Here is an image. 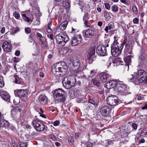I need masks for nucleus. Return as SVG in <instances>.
I'll list each match as a JSON object with an SVG mask.
<instances>
[{"label": "nucleus", "mask_w": 147, "mask_h": 147, "mask_svg": "<svg viewBox=\"0 0 147 147\" xmlns=\"http://www.w3.org/2000/svg\"><path fill=\"white\" fill-rule=\"evenodd\" d=\"M105 87L108 89L111 88V85L110 84V81L105 84Z\"/></svg>", "instance_id": "c03bdc74"}, {"label": "nucleus", "mask_w": 147, "mask_h": 147, "mask_svg": "<svg viewBox=\"0 0 147 147\" xmlns=\"http://www.w3.org/2000/svg\"><path fill=\"white\" fill-rule=\"evenodd\" d=\"M79 135L80 134L78 133H75V138L76 139H78V138L79 137Z\"/></svg>", "instance_id": "338daca9"}, {"label": "nucleus", "mask_w": 147, "mask_h": 147, "mask_svg": "<svg viewBox=\"0 0 147 147\" xmlns=\"http://www.w3.org/2000/svg\"><path fill=\"white\" fill-rule=\"evenodd\" d=\"M88 102L87 104L86 105L87 109L90 108V104H91L94 107L97 106L98 105V103L92 99H89L88 100Z\"/></svg>", "instance_id": "4be33fe9"}, {"label": "nucleus", "mask_w": 147, "mask_h": 147, "mask_svg": "<svg viewBox=\"0 0 147 147\" xmlns=\"http://www.w3.org/2000/svg\"><path fill=\"white\" fill-rule=\"evenodd\" d=\"M57 42L61 46H64L69 40V38L65 33H61L55 36Z\"/></svg>", "instance_id": "39448f33"}, {"label": "nucleus", "mask_w": 147, "mask_h": 147, "mask_svg": "<svg viewBox=\"0 0 147 147\" xmlns=\"http://www.w3.org/2000/svg\"><path fill=\"white\" fill-rule=\"evenodd\" d=\"M63 5L66 8L70 7V5L69 0H63Z\"/></svg>", "instance_id": "c756f323"}, {"label": "nucleus", "mask_w": 147, "mask_h": 147, "mask_svg": "<svg viewBox=\"0 0 147 147\" xmlns=\"http://www.w3.org/2000/svg\"><path fill=\"white\" fill-rule=\"evenodd\" d=\"M112 10L114 12H117L119 10L118 7L116 5H113L111 7Z\"/></svg>", "instance_id": "37998d69"}, {"label": "nucleus", "mask_w": 147, "mask_h": 147, "mask_svg": "<svg viewBox=\"0 0 147 147\" xmlns=\"http://www.w3.org/2000/svg\"><path fill=\"white\" fill-rule=\"evenodd\" d=\"M25 33L27 34L30 33L31 32V30L30 28L29 27L25 28Z\"/></svg>", "instance_id": "49530a36"}, {"label": "nucleus", "mask_w": 147, "mask_h": 147, "mask_svg": "<svg viewBox=\"0 0 147 147\" xmlns=\"http://www.w3.org/2000/svg\"><path fill=\"white\" fill-rule=\"evenodd\" d=\"M132 9L133 12L136 15H137L138 14V9L136 6L135 5H133L132 6Z\"/></svg>", "instance_id": "a19ab883"}, {"label": "nucleus", "mask_w": 147, "mask_h": 147, "mask_svg": "<svg viewBox=\"0 0 147 147\" xmlns=\"http://www.w3.org/2000/svg\"><path fill=\"white\" fill-rule=\"evenodd\" d=\"M0 125L2 127H8L9 129H11L12 130L14 129V128H11V126H9L10 124L7 121L3 119H0Z\"/></svg>", "instance_id": "aec40b11"}, {"label": "nucleus", "mask_w": 147, "mask_h": 147, "mask_svg": "<svg viewBox=\"0 0 147 147\" xmlns=\"http://www.w3.org/2000/svg\"><path fill=\"white\" fill-rule=\"evenodd\" d=\"M4 85V83L3 81V77L1 75H0V87H3Z\"/></svg>", "instance_id": "79ce46f5"}, {"label": "nucleus", "mask_w": 147, "mask_h": 147, "mask_svg": "<svg viewBox=\"0 0 147 147\" xmlns=\"http://www.w3.org/2000/svg\"><path fill=\"white\" fill-rule=\"evenodd\" d=\"M115 90L118 94L125 93L127 91L126 86L123 82H118Z\"/></svg>", "instance_id": "423d86ee"}, {"label": "nucleus", "mask_w": 147, "mask_h": 147, "mask_svg": "<svg viewBox=\"0 0 147 147\" xmlns=\"http://www.w3.org/2000/svg\"><path fill=\"white\" fill-rule=\"evenodd\" d=\"M0 95L3 99L9 101V100L10 96L8 93L6 91L3 90L0 91Z\"/></svg>", "instance_id": "a211bd4d"}, {"label": "nucleus", "mask_w": 147, "mask_h": 147, "mask_svg": "<svg viewBox=\"0 0 147 147\" xmlns=\"http://www.w3.org/2000/svg\"><path fill=\"white\" fill-rule=\"evenodd\" d=\"M55 100L58 101L64 102L66 98L65 92L61 88L55 90L53 91Z\"/></svg>", "instance_id": "f03ea898"}, {"label": "nucleus", "mask_w": 147, "mask_h": 147, "mask_svg": "<svg viewBox=\"0 0 147 147\" xmlns=\"http://www.w3.org/2000/svg\"><path fill=\"white\" fill-rule=\"evenodd\" d=\"M89 18V17L88 13H85L83 18V20L84 21L85 25L87 27H89L90 26L89 25L87 24V23Z\"/></svg>", "instance_id": "bb28decb"}, {"label": "nucleus", "mask_w": 147, "mask_h": 147, "mask_svg": "<svg viewBox=\"0 0 147 147\" xmlns=\"http://www.w3.org/2000/svg\"><path fill=\"white\" fill-rule=\"evenodd\" d=\"M81 41L82 36L80 34L75 35L72 38L71 44L73 46H76L80 44Z\"/></svg>", "instance_id": "f8f14e48"}, {"label": "nucleus", "mask_w": 147, "mask_h": 147, "mask_svg": "<svg viewBox=\"0 0 147 147\" xmlns=\"http://www.w3.org/2000/svg\"><path fill=\"white\" fill-rule=\"evenodd\" d=\"M96 52L99 55L104 56L107 53L106 48L104 45H99L96 47Z\"/></svg>", "instance_id": "9b49d317"}, {"label": "nucleus", "mask_w": 147, "mask_h": 147, "mask_svg": "<svg viewBox=\"0 0 147 147\" xmlns=\"http://www.w3.org/2000/svg\"><path fill=\"white\" fill-rule=\"evenodd\" d=\"M102 22L99 21L98 22L97 24L99 26L101 27L102 26Z\"/></svg>", "instance_id": "774afa93"}, {"label": "nucleus", "mask_w": 147, "mask_h": 147, "mask_svg": "<svg viewBox=\"0 0 147 147\" xmlns=\"http://www.w3.org/2000/svg\"><path fill=\"white\" fill-rule=\"evenodd\" d=\"M110 110L111 109L109 107L105 106L101 108L100 112L102 116L107 117L110 113Z\"/></svg>", "instance_id": "ddd939ff"}, {"label": "nucleus", "mask_w": 147, "mask_h": 147, "mask_svg": "<svg viewBox=\"0 0 147 147\" xmlns=\"http://www.w3.org/2000/svg\"><path fill=\"white\" fill-rule=\"evenodd\" d=\"M74 139L73 136H70L68 138L69 143H72L74 142Z\"/></svg>", "instance_id": "a18cd8bd"}, {"label": "nucleus", "mask_w": 147, "mask_h": 147, "mask_svg": "<svg viewBox=\"0 0 147 147\" xmlns=\"http://www.w3.org/2000/svg\"><path fill=\"white\" fill-rule=\"evenodd\" d=\"M5 28L4 27H3L1 29V32L2 34H3L5 32Z\"/></svg>", "instance_id": "0e129e2a"}, {"label": "nucleus", "mask_w": 147, "mask_h": 147, "mask_svg": "<svg viewBox=\"0 0 147 147\" xmlns=\"http://www.w3.org/2000/svg\"><path fill=\"white\" fill-rule=\"evenodd\" d=\"M34 35L32 33H31L29 35L28 38V42L30 43L33 42V45L34 44Z\"/></svg>", "instance_id": "f704fd0d"}, {"label": "nucleus", "mask_w": 147, "mask_h": 147, "mask_svg": "<svg viewBox=\"0 0 147 147\" xmlns=\"http://www.w3.org/2000/svg\"><path fill=\"white\" fill-rule=\"evenodd\" d=\"M58 63L60 64V65H61V67L63 68L61 69H63V70L62 71V75H65L67 72V64L65 62L62 61L60 63Z\"/></svg>", "instance_id": "b1692460"}, {"label": "nucleus", "mask_w": 147, "mask_h": 147, "mask_svg": "<svg viewBox=\"0 0 147 147\" xmlns=\"http://www.w3.org/2000/svg\"><path fill=\"white\" fill-rule=\"evenodd\" d=\"M117 37H114V40L111 47V53L115 57L119 56L121 53L122 49L123 47V44H119L117 40Z\"/></svg>", "instance_id": "f257e3e1"}, {"label": "nucleus", "mask_w": 147, "mask_h": 147, "mask_svg": "<svg viewBox=\"0 0 147 147\" xmlns=\"http://www.w3.org/2000/svg\"><path fill=\"white\" fill-rule=\"evenodd\" d=\"M36 35L38 37L40 38L43 37V36H42V35L40 33L38 32L36 33Z\"/></svg>", "instance_id": "e2e57ef3"}, {"label": "nucleus", "mask_w": 147, "mask_h": 147, "mask_svg": "<svg viewBox=\"0 0 147 147\" xmlns=\"http://www.w3.org/2000/svg\"><path fill=\"white\" fill-rule=\"evenodd\" d=\"M22 16L23 19L26 21L29 22L30 21H32V20H30V19L28 17L26 16L25 14H22Z\"/></svg>", "instance_id": "ea45409f"}, {"label": "nucleus", "mask_w": 147, "mask_h": 147, "mask_svg": "<svg viewBox=\"0 0 147 147\" xmlns=\"http://www.w3.org/2000/svg\"><path fill=\"white\" fill-rule=\"evenodd\" d=\"M2 47L4 51L7 52L11 51L12 47L11 44L7 41L4 42Z\"/></svg>", "instance_id": "4468645a"}, {"label": "nucleus", "mask_w": 147, "mask_h": 147, "mask_svg": "<svg viewBox=\"0 0 147 147\" xmlns=\"http://www.w3.org/2000/svg\"><path fill=\"white\" fill-rule=\"evenodd\" d=\"M61 65L59 63H56L54 65V66L53 67L52 71L53 73L56 76H60V77H62L64 75H62V71L63 69H61L63 68L61 67Z\"/></svg>", "instance_id": "6e6552de"}, {"label": "nucleus", "mask_w": 147, "mask_h": 147, "mask_svg": "<svg viewBox=\"0 0 147 147\" xmlns=\"http://www.w3.org/2000/svg\"><path fill=\"white\" fill-rule=\"evenodd\" d=\"M92 82L93 84L98 87H99L100 86V83L99 80L96 79H93L92 80Z\"/></svg>", "instance_id": "4c0bfd02"}, {"label": "nucleus", "mask_w": 147, "mask_h": 147, "mask_svg": "<svg viewBox=\"0 0 147 147\" xmlns=\"http://www.w3.org/2000/svg\"><path fill=\"white\" fill-rule=\"evenodd\" d=\"M60 122L58 120L55 121L53 123V125L55 126H57L59 124Z\"/></svg>", "instance_id": "5fc2aeb1"}, {"label": "nucleus", "mask_w": 147, "mask_h": 147, "mask_svg": "<svg viewBox=\"0 0 147 147\" xmlns=\"http://www.w3.org/2000/svg\"><path fill=\"white\" fill-rule=\"evenodd\" d=\"M110 82L111 88H114L115 90V88L117 86L118 82L116 81L113 80H111Z\"/></svg>", "instance_id": "72a5a7b5"}, {"label": "nucleus", "mask_w": 147, "mask_h": 147, "mask_svg": "<svg viewBox=\"0 0 147 147\" xmlns=\"http://www.w3.org/2000/svg\"><path fill=\"white\" fill-rule=\"evenodd\" d=\"M32 123L34 127L37 131H42L45 129L44 124L37 119L33 121Z\"/></svg>", "instance_id": "0eeeda50"}, {"label": "nucleus", "mask_w": 147, "mask_h": 147, "mask_svg": "<svg viewBox=\"0 0 147 147\" xmlns=\"http://www.w3.org/2000/svg\"><path fill=\"white\" fill-rule=\"evenodd\" d=\"M38 101L41 104L45 105L48 103V99L46 96L44 95H42L39 97Z\"/></svg>", "instance_id": "6ab92c4d"}, {"label": "nucleus", "mask_w": 147, "mask_h": 147, "mask_svg": "<svg viewBox=\"0 0 147 147\" xmlns=\"http://www.w3.org/2000/svg\"><path fill=\"white\" fill-rule=\"evenodd\" d=\"M20 109L18 107L14 108L11 111V116L14 120H16L20 117Z\"/></svg>", "instance_id": "9d476101"}, {"label": "nucleus", "mask_w": 147, "mask_h": 147, "mask_svg": "<svg viewBox=\"0 0 147 147\" xmlns=\"http://www.w3.org/2000/svg\"><path fill=\"white\" fill-rule=\"evenodd\" d=\"M47 36L48 38L52 40H53L54 39L53 35V34H47Z\"/></svg>", "instance_id": "864d4df0"}, {"label": "nucleus", "mask_w": 147, "mask_h": 147, "mask_svg": "<svg viewBox=\"0 0 147 147\" xmlns=\"http://www.w3.org/2000/svg\"><path fill=\"white\" fill-rule=\"evenodd\" d=\"M75 77L73 76H69L65 77L63 80L62 83L63 86L67 89L69 88L75 84Z\"/></svg>", "instance_id": "7ed1b4c3"}, {"label": "nucleus", "mask_w": 147, "mask_h": 147, "mask_svg": "<svg viewBox=\"0 0 147 147\" xmlns=\"http://www.w3.org/2000/svg\"><path fill=\"white\" fill-rule=\"evenodd\" d=\"M95 34V29L94 28H91L87 30L85 33V36L88 38H91Z\"/></svg>", "instance_id": "2eb2a0df"}, {"label": "nucleus", "mask_w": 147, "mask_h": 147, "mask_svg": "<svg viewBox=\"0 0 147 147\" xmlns=\"http://www.w3.org/2000/svg\"><path fill=\"white\" fill-rule=\"evenodd\" d=\"M95 47L90 48L89 49V53L88 57L92 59L94 57L95 53Z\"/></svg>", "instance_id": "a878e982"}, {"label": "nucleus", "mask_w": 147, "mask_h": 147, "mask_svg": "<svg viewBox=\"0 0 147 147\" xmlns=\"http://www.w3.org/2000/svg\"><path fill=\"white\" fill-rule=\"evenodd\" d=\"M20 54V52L19 50H17L15 53V55L17 56H18Z\"/></svg>", "instance_id": "052dcab7"}, {"label": "nucleus", "mask_w": 147, "mask_h": 147, "mask_svg": "<svg viewBox=\"0 0 147 147\" xmlns=\"http://www.w3.org/2000/svg\"><path fill=\"white\" fill-rule=\"evenodd\" d=\"M76 101L78 103H83L84 102L83 100L80 98H78Z\"/></svg>", "instance_id": "13d9d810"}, {"label": "nucleus", "mask_w": 147, "mask_h": 147, "mask_svg": "<svg viewBox=\"0 0 147 147\" xmlns=\"http://www.w3.org/2000/svg\"><path fill=\"white\" fill-rule=\"evenodd\" d=\"M80 7L82 11L85 12V11L87 10L86 8H87L86 5L83 3H80Z\"/></svg>", "instance_id": "473e14b6"}, {"label": "nucleus", "mask_w": 147, "mask_h": 147, "mask_svg": "<svg viewBox=\"0 0 147 147\" xmlns=\"http://www.w3.org/2000/svg\"><path fill=\"white\" fill-rule=\"evenodd\" d=\"M15 94L17 96L20 97H26L28 94L26 90L22 89L16 90Z\"/></svg>", "instance_id": "dca6fc26"}, {"label": "nucleus", "mask_w": 147, "mask_h": 147, "mask_svg": "<svg viewBox=\"0 0 147 147\" xmlns=\"http://www.w3.org/2000/svg\"><path fill=\"white\" fill-rule=\"evenodd\" d=\"M104 16L107 19H109L110 18V15L107 12H105L104 13Z\"/></svg>", "instance_id": "3c124183"}, {"label": "nucleus", "mask_w": 147, "mask_h": 147, "mask_svg": "<svg viewBox=\"0 0 147 147\" xmlns=\"http://www.w3.org/2000/svg\"><path fill=\"white\" fill-rule=\"evenodd\" d=\"M131 55H128L124 59V60L125 62L127 64L126 65L125 67H127L128 69H129L128 64H129L130 63H131Z\"/></svg>", "instance_id": "c85d7f7f"}, {"label": "nucleus", "mask_w": 147, "mask_h": 147, "mask_svg": "<svg viewBox=\"0 0 147 147\" xmlns=\"http://www.w3.org/2000/svg\"><path fill=\"white\" fill-rule=\"evenodd\" d=\"M13 82L16 84H19L21 83L20 78L17 75H15L13 77Z\"/></svg>", "instance_id": "2f4dec72"}, {"label": "nucleus", "mask_w": 147, "mask_h": 147, "mask_svg": "<svg viewBox=\"0 0 147 147\" xmlns=\"http://www.w3.org/2000/svg\"><path fill=\"white\" fill-rule=\"evenodd\" d=\"M112 26L113 25L111 23H110L108 24V26H107L106 27L104 30L107 33L108 32L109 30H111L112 28Z\"/></svg>", "instance_id": "58836bf2"}, {"label": "nucleus", "mask_w": 147, "mask_h": 147, "mask_svg": "<svg viewBox=\"0 0 147 147\" xmlns=\"http://www.w3.org/2000/svg\"><path fill=\"white\" fill-rule=\"evenodd\" d=\"M20 31L19 29L17 28L15 30H13L11 32V33L12 34H14Z\"/></svg>", "instance_id": "09e8293b"}, {"label": "nucleus", "mask_w": 147, "mask_h": 147, "mask_svg": "<svg viewBox=\"0 0 147 147\" xmlns=\"http://www.w3.org/2000/svg\"><path fill=\"white\" fill-rule=\"evenodd\" d=\"M72 91H69V95L71 96L72 98L74 97H78V95H79L80 93L79 91L78 90H76L75 91L73 92V95H72Z\"/></svg>", "instance_id": "7c9ffc66"}, {"label": "nucleus", "mask_w": 147, "mask_h": 147, "mask_svg": "<svg viewBox=\"0 0 147 147\" xmlns=\"http://www.w3.org/2000/svg\"><path fill=\"white\" fill-rule=\"evenodd\" d=\"M131 127L135 130H136L137 128V125L135 123H132Z\"/></svg>", "instance_id": "603ef678"}, {"label": "nucleus", "mask_w": 147, "mask_h": 147, "mask_svg": "<svg viewBox=\"0 0 147 147\" xmlns=\"http://www.w3.org/2000/svg\"><path fill=\"white\" fill-rule=\"evenodd\" d=\"M107 103L111 106L116 105L119 102L118 97L114 95L109 96L107 98Z\"/></svg>", "instance_id": "1a4fd4ad"}, {"label": "nucleus", "mask_w": 147, "mask_h": 147, "mask_svg": "<svg viewBox=\"0 0 147 147\" xmlns=\"http://www.w3.org/2000/svg\"><path fill=\"white\" fill-rule=\"evenodd\" d=\"M141 134L142 135H146L147 134V130H143Z\"/></svg>", "instance_id": "bf43d9fd"}, {"label": "nucleus", "mask_w": 147, "mask_h": 147, "mask_svg": "<svg viewBox=\"0 0 147 147\" xmlns=\"http://www.w3.org/2000/svg\"><path fill=\"white\" fill-rule=\"evenodd\" d=\"M13 16L16 19H18L20 17V14L16 12H15L13 13Z\"/></svg>", "instance_id": "de8ad7c7"}, {"label": "nucleus", "mask_w": 147, "mask_h": 147, "mask_svg": "<svg viewBox=\"0 0 147 147\" xmlns=\"http://www.w3.org/2000/svg\"><path fill=\"white\" fill-rule=\"evenodd\" d=\"M47 31L49 33H51L52 32V30L51 28L50 27H48L47 28Z\"/></svg>", "instance_id": "680f3d73"}, {"label": "nucleus", "mask_w": 147, "mask_h": 147, "mask_svg": "<svg viewBox=\"0 0 147 147\" xmlns=\"http://www.w3.org/2000/svg\"><path fill=\"white\" fill-rule=\"evenodd\" d=\"M110 76L108 74L106 73H103L102 74L100 77V79L102 82L103 83L107 81L108 78H109Z\"/></svg>", "instance_id": "393cba45"}, {"label": "nucleus", "mask_w": 147, "mask_h": 147, "mask_svg": "<svg viewBox=\"0 0 147 147\" xmlns=\"http://www.w3.org/2000/svg\"><path fill=\"white\" fill-rule=\"evenodd\" d=\"M90 75H89V76H94L95 74V72L93 70H91L90 72Z\"/></svg>", "instance_id": "69168bd1"}, {"label": "nucleus", "mask_w": 147, "mask_h": 147, "mask_svg": "<svg viewBox=\"0 0 147 147\" xmlns=\"http://www.w3.org/2000/svg\"><path fill=\"white\" fill-rule=\"evenodd\" d=\"M139 21V19L137 18H134L133 20V22L134 24H138Z\"/></svg>", "instance_id": "8fccbe9b"}, {"label": "nucleus", "mask_w": 147, "mask_h": 147, "mask_svg": "<svg viewBox=\"0 0 147 147\" xmlns=\"http://www.w3.org/2000/svg\"><path fill=\"white\" fill-rule=\"evenodd\" d=\"M49 138L53 141L55 140L56 139V137L54 135H51L49 136Z\"/></svg>", "instance_id": "6e6d98bb"}, {"label": "nucleus", "mask_w": 147, "mask_h": 147, "mask_svg": "<svg viewBox=\"0 0 147 147\" xmlns=\"http://www.w3.org/2000/svg\"><path fill=\"white\" fill-rule=\"evenodd\" d=\"M42 44L44 47H46L47 46V43L46 41L45 38L43 36L42 38H40Z\"/></svg>", "instance_id": "c9c22d12"}, {"label": "nucleus", "mask_w": 147, "mask_h": 147, "mask_svg": "<svg viewBox=\"0 0 147 147\" xmlns=\"http://www.w3.org/2000/svg\"><path fill=\"white\" fill-rule=\"evenodd\" d=\"M68 24L67 21H65L62 22L59 25V28L63 30L65 29Z\"/></svg>", "instance_id": "cd10ccee"}, {"label": "nucleus", "mask_w": 147, "mask_h": 147, "mask_svg": "<svg viewBox=\"0 0 147 147\" xmlns=\"http://www.w3.org/2000/svg\"><path fill=\"white\" fill-rule=\"evenodd\" d=\"M27 146V143L25 142H21L19 143L16 147H26Z\"/></svg>", "instance_id": "e433bc0d"}, {"label": "nucleus", "mask_w": 147, "mask_h": 147, "mask_svg": "<svg viewBox=\"0 0 147 147\" xmlns=\"http://www.w3.org/2000/svg\"><path fill=\"white\" fill-rule=\"evenodd\" d=\"M131 42L130 40L128 41L124 49V52L127 54H131L132 52V46L131 45Z\"/></svg>", "instance_id": "f3484780"}, {"label": "nucleus", "mask_w": 147, "mask_h": 147, "mask_svg": "<svg viewBox=\"0 0 147 147\" xmlns=\"http://www.w3.org/2000/svg\"><path fill=\"white\" fill-rule=\"evenodd\" d=\"M73 67L72 68L73 70L76 71H79L78 70L80 67V63L79 61H75L71 63Z\"/></svg>", "instance_id": "5701e85b"}, {"label": "nucleus", "mask_w": 147, "mask_h": 147, "mask_svg": "<svg viewBox=\"0 0 147 147\" xmlns=\"http://www.w3.org/2000/svg\"><path fill=\"white\" fill-rule=\"evenodd\" d=\"M139 60V65L142 67H145L147 65V56H142Z\"/></svg>", "instance_id": "412c9836"}, {"label": "nucleus", "mask_w": 147, "mask_h": 147, "mask_svg": "<svg viewBox=\"0 0 147 147\" xmlns=\"http://www.w3.org/2000/svg\"><path fill=\"white\" fill-rule=\"evenodd\" d=\"M105 7L106 9H109L110 8V5L109 4L106 3L105 4Z\"/></svg>", "instance_id": "4d7b16f0"}, {"label": "nucleus", "mask_w": 147, "mask_h": 147, "mask_svg": "<svg viewBox=\"0 0 147 147\" xmlns=\"http://www.w3.org/2000/svg\"><path fill=\"white\" fill-rule=\"evenodd\" d=\"M137 76L138 77L136 80V84L144 82L147 84V73L143 70H140L138 71Z\"/></svg>", "instance_id": "20e7f679"}]
</instances>
